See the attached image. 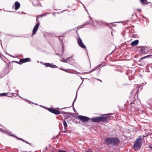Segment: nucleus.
<instances>
[{"label":"nucleus","instance_id":"obj_13","mask_svg":"<svg viewBox=\"0 0 152 152\" xmlns=\"http://www.w3.org/2000/svg\"><path fill=\"white\" fill-rule=\"evenodd\" d=\"M52 113L56 115H59L60 114V112L59 111L55 109H53Z\"/></svg>","mask_w":152,"mask_h":152},{"label":"nucleus","instance_id":"obj_29","mask_svg":"<svg viewBox=\"0 0 152 152\" xmlns=\"http://www.w3.org/2000/svg\"><path fill=\"white\" fill-rule=\"evenodd\" d=\"M58 152H67L63 150H60L58 151Z\"/></svg>","mask_w":152,"mask_h":152},{"label":"nucleus","instance_id":"obj_41","mask_svg":"<svg viewBox=\"0 0 152 152\" xmlns=\"http://www.w3.org/2000/svg\"><path fill=\"white\" fill-rule=\"evenodd\" d=\"M109 114H107V115H109Z\"/></svg>","mask_w":152,"mask_h":152},{"label":"nucleus","instance_id":"obj_21","mask_svg":"<svg viewBox=\"0 0 152 152\" xmlns=\"http://www.w3.org/2000/svg\"><path fill=\"white\" fill-rule=\"evenodd\" d=\"M44 64L45 66L46 67H47L49 66V65H50V64L49 63H45Z\"/></svg>","mask_w":152,"mask_h":152},{"label":"nucleus","instance_id":"obj_17","mask_svg":"<svg viewBox=\"0 0 152 152\" xmlns=\"http://www.w3.org/2000/svg\"><path fill=\"white\" fill-rule=\"evenodd\" d=\"M71 58V57H69V58H67L66 59H63V60L62 61L61 60H60V61H62L64 62H65L66 63H69V62L68 61V59H69L70 58Z\"/></svg>","mask_w":152,"mask_h":152},{"label":"nucleus","instance_id":"obj_26","mask_svg":"<svg viewBox=\"0 0 152 152\" xmlns=\"http://www.w3.org/2000/svg\"><path fill=\"white\" fill-rule=\"evenodd\" d=\"M17 139H19V140H22V141H23V142H24V141H25V140L24 139H22V138H18V137H17Z\"/></svg>","mask_w":152,"mask_h":152},{"label":"nucleus","instance_id":"obj_23","mask_svg":"<svg viewBox=\"0 0 152 152\" xmlns=\"http://www.w3.org/2000/svg\"><path fill=\"white\" fill-rule=\"evenodd\" d=\"M53 109H53V108H48V110L49 111H50V112L52 113V112H53Z\"/></svg>","mask_w":152,"mask_h":152},{"label":"nucleus","instance_id":"obj_36","mask_svg":"<svg viewBox=\"0 0 152 152\" xmlns=\"http://www.w3.org/2000/svg\"><path fill=\"white\" fill-rule=\"evenodd\" d=\"M2 130H3V129L2 128H0V131H1Z\"/></svg>","mask_w":152,"mask_h":152},{"label":"nucleus","instance_id":"obj_11","mask_svg":"<svg viewBox=\"0 0 152 152\" xmlns=\"http://www.w3.org/2000/svg\"><path fill=\"white\" fill-rule=\"evenodd\" d=\"M63 123L64 125V129L65 130L64 131V132L66 133V130L67 129V123L66 122V121L65 120H64L63 121Z\"/></svg>","mask_w":152,"mask_h":152},{"label":"nucleus","instance_id":"obj_18","mask_svg":"<svg viewBox=\"0 0 152 152\" xmlns=\"http://www.w3.org/2000/svg\"><path fill=\"white\" fill-rule=\"evenodd\" d=\"M139 89H137H137H134L132 90V91L131 93H133L134 94V92L135 91H136L135 94H137V93L138 94V93L139 92Z\"/></svg>","mask_w":152,"mask_h":152},{"label":"nucleus","instance_id":"obj_7","mask_svg":"<svg viewBox=\"0 0 152 152\" xmlns=\"http://www.w3.org/2000/svg\"><path fill=\"white\" fill-rule=\"evenodd\" d=\"M77 43L79 46L81 48L85 49L86 48V46L83 44L82 39L80 37H79L77 40Z\"/></svg>","mask_w":152,"mask_h":152},{"label":"nucleus","instance_id":"obj_9","mask_svg":"<svg viewBox=\"0 0 152 152\" xmlns=\"http://www.w3.org/2000/svg\"><path fill=\"white\" fill-rule=\"evenodd\" d=\"M15 10H18L20 7V4L18 1H16L15 2Z\"/></svg>","mask_w":152,"mask_h":152},{"label":"nucleus","instance_id":"obj_19","mask_svg":"<svg viewBox=\"0 0 152 152\" xmlns=\"http://www.w3.org/2000/svg\"><path fill=\"white\" fill-rule=\"evenodd\" d=\"M49 65V67L52 68H57L58 67L56 66V65H53L51 64H50V65Z\"/></svg>","mask_w":152,"mask_h":152},{"label":"nucleus","instance_id":"obj_35","mask_svg":"<svg viewBox=\"0 0 152 152\" xmlns=\"http://www.w3.org/2000/svg\"><path fill=\"white\" fill-rule=\"evenodd\" d=\"M85 152H92L91 151H86Z\"/></svg>","mask_w":152,"mask_h":152},{"label":"nucleus","instance_id":"obj_30","mask_svg":"<svg viewBox=\"0 0 152 152\" xmlns=\"http://www.w3.org/2000/svg\"><path fill=\"white\" fill-rule=\"evenodd\" d=\"M148 147L151 150H152V146L150 145H148Z\"/></svg>","mask_w":152,"mask_h":152},{"label":"nucleus","instance_id":"obj_16","mask_svg":"<svg viewBox=\"0 0 152 152\" xmlns=\"http://www.w3.org/2000/svg\"><path fill=\"white\" fill-rule=\"evenodd\" d=\"M140 1L141 3L143 5L147 4L149 3L147 2V0H140Z\"/></svg>","mask_w":152,"mask_h":152},{"label":"nucleus","instance_id":"obj_42","mask_svg":"<svg viewBox=\"0 0 152 152\" xmlns=\"http://www.w3.org/2000/svg\"><path fill=\"white\" fill-rule=\"evenodd\" d=\"M74 152H75V151H74Z\"/></svg>","mask_w":152,"mask_h":152},{"label":"nucleus","instance_id":"obj_12","mask_svg":"<svg viewBox=\"0 0 152 152\" xmlns=\"http://www.w3.org/2000/svg\"><path fill=\"white\" fill-rule=\"evenodd\" d=\"M139 42V41L138 40H136L132 42L131 43V45L132 46H134L137 45Z\"/></svg>","mask_w":152,"mask_h":152},{"label":"nucleus","instance_id":"obj_38","mask_svg":"<svg viewBox=\"0 0 152 152\" xmlns=\"http://www.w3.org/2000/svg\"><path fill=\"white\" fill-rule=\"evenodd\" d=\"M98 80H100V81L102 82V80H99V79H98Z\"/></svg>","mask_w":152,"mask_h":152},{"label":"nucleus","instance_id":"obj_5","mask_svg":"<svg viewBox=\"0 0 152 152\" xmlns=\"http://www.w3.org/2000/svg\"><path fill=\"white\" fill-rule=\"evenodd\" d=\"M31 61V60L30 58H26L20 59V60L19 62L18 61H16V62L18 64L21 65L23 63Z\"/></svg>","mask_w":152,"mask_h":152},{"label":"nucleus","instance_id":"obj_33","mask_svg":"<svg viewBox=\"0 0 152 152\" xmlns=\"http://www.w3.org/2000/svg\"><path fill=\"white\" fill-rule=\"evenodd\" d=\"M10 94V96H9V97H12V96H13V95H12V94Z\"/></svg>","mask_w":152,"mask_h":152},{"label":"nucleus","instance_id":"obj_15","mask_svg":"<svg viewBox=\"0 0 152 152\" xmlns=\"http://www.w3.org/2000/svg\"><path fill=\"white\" fill-rule=\"evenodd\" d=\"M140 1L141 3L143 5L147 4L149 3L147 2V0H140Z\"/></svg>","mask_w":152,"mask_h":152},{"label":"nucleus","instance_id":"obj_40","mask_svg":"<svg viewBox=\"0 0 152 152\" xmlns=\"http://www.w3.org/2000/svg\"><path fill=\"white\" fill-rule=\"evenodd\" d=\"M22 152H26V151H22Z\"/></svg>","mask_w":152,"mask_h":152},{"label":"nucleus","instance_id":"obj_24","mask_svg":"<svg viewBox=\"0 0 152 152\" xmlns=\"http://www.w3.org/2000/svg\"><path fill=\"white\" fill-rule=\"evenodd\" d=\"M7 94L6 93H3L0 94V96H1V95L4 96H6Z\"/></svg>","mask_w":152,"mask_h":152},{"label":"nucleus","instance_id":"obj_2","mask_svg":"<svg viewBox=\"0 0 152 152\" xmlns=\"http://www.w3.org/2000/svg\"><path fill=\"white\" fill-rule=\"evenodd\" d=\"M92 121L95 122H99L102 121L103 123H108L111 119L110 117V116H99L96 117L92 118Z\"/></svg>","mask_w":152,"mask_h":152},{"label":"nucleus","instance_id":"obj_1","mask_svg":"<svg viewBox=\"0 0 152 152\" xmlns=\"http://www.w3.org/2000/svg\"><path fill=\"white\" fill-rule=\"evenodd\" d=\"M105 143L107 145L115 146L118 145L120 140L117 137H107L105 139Z\"/></svg>","mask_w":152,"mask_h":152},{"label":"nucleus","instance_id":"obj_39","mask_svg":"<svg viewBox=\"0 0 152 152\" xmlns=\"http://www.w3.org/2000/svg\"><path fill=\"white\" fill-rule=\"evenodd\" d=\"M138 10H140V11H141L140 9H138Z\"/></svg>","mask_w":152,"mask_h":152},{"label":"nucleus","instance_id":"obj_8","mask_svg":"<svg viewBox=\"0 0 152 152\" xmlns=\"http://www.w3.org/2000/svg\"><path fill=\"white\" fill-rule=\"evenodd\" d=\"M142 51V53L144 54H146L147 53L149 52V50L146 47H143L142 49L140 50Z\"/></svg>","mask_w":152,"mask_h":152},{"label":"nucleus","instance_id":"obj_4","mask_svg":"<svg viewBox=\"0 0 152 152\" xmlns=\"http://www.w3.org/2000/svg\"><path fill=\"white\" fill-rule=\"evenodd\" d=\"M38 18V17H36V21L37 23L33 28L32 31V35H34L36 34L37 31L38 29V27L39 26L40 23Z\"/></svg>","mask_w":152,"mask_h":152},{"label":"nucleus","instance_id":"obj_34","mask_svg":"<svg viewBox=\"0 0 152 152\" xmlns=\"http://www.w3.org/2000/svg\"><path fill=\"white\" fill-rule=\"evenodd\" d=\"M61 113H62L63 114H66V112H64L63 113H62V112H61Z\"/></svg>","mask_w":152,"mask_h":152},{"label":"nucleus","instance_id":"obj_37","mask_svg":"<svg viewBox=\"0 0 152 152\" xmlns=\"http://www.w3.org/2000/svg\"><path fill=\"white\" fill-rule=\"evenodd\" d=\"M56 55H58V56H60V55H59L58 53H56Z\"/></svg>","mask_w":152,"mask_h":152},{"label":"nucleus","instance_id":"obj_3","mask_svg":"<svg viewBox=\"0 0 152 152\" xmlns=\"http://www.w3.org/2000/svg\"><path fill=\"white\" fill-rule=\"evenodd\" d=\"M141 137L140 136L137 139L135 143L134 144L133 148L135 150H138L140 148L141 146Z\"/></svg>","mask_w":152,"mask_h":152},{"label":"nucleus","instance_id":"obj_27","mask_svg":"<svg viewBox=\"0 0 152 152\" xmlns=\"http://www.w3.org/2000/svg\"><path fill=\"white\" fill-rule=\"evenodd\" d=\"M43 16V15H38L37 17H38V18H39V17H41L42 18Z\"/></svg>","mask_w":152,"mask_h":152},{"label":"nucleus","instance_id":"obj_20","mask_svg":"<svg viewBox=\"0 0 152 152\" xmlns=\"http://www.w3.org/2000/svg\"><path fill=\"white\" fill-rule=\"evenodd\" d=\"M77 91L76 92V95L75 97V99H74V100L73 101V103H72V105L73 106L74 103L75 102V101L76 100V99L77 98Z\"/></svg>","mask_w":152,"mask_h":152},{"label":"nucleus","instance_id":"obj_14","mask_svg":"<svg viewBox=\"0 0 152 152\" xmlns=\"http://www.w3.org/2000/svg\"><path fill=\"white\" fill-rule=\"evenodd\" d=\"M140 1L141 3L143 5L147 4L149 3L147 2V0H140Z\"/></svg>","mask_w":152,"mask_h":152},{"label":"nucleus","instance_id":"obj_32","mask_svg":"<svg viewBox=\"0 0 152 152\" xmlns=\"http://www.w3.org/2000/svg\"><path fill=\"white\" fill-rule=\"evenodd\" d=\"M59 69L61 70H62L63 71V70H64V69H63V67H60V68H59Z\"/></svg>","mask_w":152,"mask_h":152},{"label":"nucleus","instance_id":"obj_25","mask_svg":"<svg viewBox=\"0 0 152 152\" xmlns=\"http://www.w3.org/2000/svg\"><path fill=\"white\" fill-rule=\"evenodd\" d=\"M102 66H103L102 64H100L97 65L96 67H97V68L101 67Z\"/></svg>","mask_w":152,"mask_h":152},{"label":"nucleus","instance_id":"obj_6","mask_svg":"<svg viewBox=\"0 0 152 152\" xmlns=\"http://www.w3.org/2000/svg\"><path fill=\"white\" fill-rule=\"evenodd\" d=\"M78 117L80 121L83 122H87L90 119L89 118L86 116L79 115Z\"/></svg>","mask_w":152,"mask_h":152},{"label":"nucleus","instance_id":"obj_22","mask_svg":"<svg viewBox=\"0 0 152 152\" xmlns=\"http://www.w3.org/2000/svg\"><path fill=\"white\" fill-rule=\"evenodd\" d=\"M97 68V67L96 66L94 68L92 69L90 72V73H91L92 72L95 70Z\"/></svg>","mask_w":152,"mask_h":152},{"label":"nucleus","instance_id":"obj_28","mask_svg":"<svg viewBox=\"0 0 152 152\" xmlns=\"http://www.w3.org/2000/svg\"><path fill=\"white\" fill-rule=\"evenodd\" d=\"M68 69H64V70H63V71H65V72H69L68 70Z\"/></svg>","mask_w":152,"mask_h":152},{"label":"nucleus","instance_id":"obj_31","mask_svg":"<svg viewBox=\"0 0 152 152\" xmlns=\"http://www.w3.org/2000/svg\"><path fill=\"white\" fill-rule=\"evenodd\" d=\"M24 142H26V143L28 144H29V145H30V144L27 141H25H25H24Z\"/></svg>","mask_w":152,"mask_h":152},{"label":"nucleus","instance_id":"obj_10","mask_svg":"<svg viewBox=\"0 0 152 152\" xmlns=\"http://www.w3.org/2000/svg\"><path fill=\"white\" fill-rule=\"evenodd\" d=\"M150 57L152 58V55H148L146 56H145L144 57H142V58H140V59L138 61L139 62H142V61L143 59L145 58H149V57Z\"/></svg>","mask_w":152,"mask_h":152}]
</instances>
